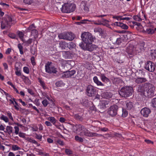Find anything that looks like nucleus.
<instances>
[{
	"label": "nucleus",
	"mask_w": 156,
	"mask_h": 156,
	"mask_svg": "<svg viewBox=\"0 0 156 156\" xmlns=\"http://www.w3.org/2000/svg\"><path fill=\"white\" fill-rule=\"evenodd\" d=\"M137 91L141 95L151 98L155 94V89L153 84L145 83L138 87Z\"/></svg>",
	"instance_id": "nucleus-1"
},
{
	"label": "nucleus",
	"mask_w": 156,
	"mask_h": 156,
	"mask_svg": "<svg viewBox=\"0 0 156 156\" xmlns=\"http://www.w3.org/2000/svg\"><path fill=\"white\" fill-rule=\"evenodd\" d=\"M73 129L76 133L80 132V134L81 136H89L90 132L85 126L81 124L76 125L73 127Z\"/></svg>",
	"instance_id": "nucleus-2"
},
{
	"label": "nucleus",
	"mask_w": 156,
	"mask_h": 156,
	"mask_svg": "<svg viewBox=\"0 0 156 156\" xmlns=\"http://www.w3.org/2000/svg\"><path fill=\"white\" fill-rule=\"evenodd\" d=\"M133 91L132 87H126L122 88L119 93L122 97L127 98L131 95Z\"/></svg>",
	"instance_id": "nucleus-3"
},
{
	"label": "nucleus",
	"mask_w": 156,
	"mask_h": 156,
	"mask_svg": "<svg viewBox=\"0 0 156 156\" xmlns=\"http://www.w3.org/2000/svg\"><path fill=\"white\" fill-rule=\"evenodd\" d=\"M82 41L86 44H92L94 41V38L92 34L89 32L83 33L81 35Z\"/></svg>",
	"instance_id": "nucleus-4"
},
{
	"label": "nucleus",
	"mask_w": 156,
	"mask_h": 156,
	"mask_svg": "<svg viewBox=\"0 0 156 156\" xmlns=\"http://www.w3.org/2000/svg\"><path fill=\"white\" fill-rule=\"evenodd\" d=\"M76 6L73 4L66 3L62 5L61 8L62 12L65 13H70L74 11Z\"/></svg>",
	"instance_id": "nucleus-5"
},
{
	"label": "nucleus",
	"mask_w": 156,
	"mask_h": 156,
	"mask_svg": "<svg viewBox=\"0 0 156 156\" xmlns=\"http://www.w3.org/2000/svg\"><path fill=\"white\" fill-rule=\"evenodd\" d=\"M12 19L9 16L5 15L1 22V28L3 29L10 26L12 24Z\"/></svg>",
	"instance_id": "nucleus-6"
},
{
	"label": "nucleus",
	"mask_w": 156,
	"mask_h": 156,
	"mask_svg": "<svg viewBox=\"0 0 156 156\" xmlns=\"http://www.w3.org/2000/svg\"><path fill=\"white\" fill-rule=\"evenodd\" d=\"M52 62H48L45 65V69L46 72L49 73H56L57 71L56 69L53 66H51Z\"/></svg>",
	"instance_id": "nucleus-7"
},
{
	"label": "nucleus",
	"mask_w": 156,
	"mask_h": 156,
	"mask_svg": "<svg viewBox=\"0 0 156 156\" xmlns=\"http://www.w3.org/2000/svg\"><path fill=\"white\" fill-rule=\"evenodd\" d=\"M86 91L87 95L89 97L94 96L96 94V89L91 85H89L87 87Z\"/></svg>",
	"instance_id": "nucleus-8"
},
{
	"label": "nucleus",
	"mask_w": 156,
	"mask_h": 156,
	"mask_svg": "<svg viewBox=\"0 0 156 156\" xmlns=\"http://www.w3.org/2000/svg\"><path fill=\"white\" fill-rule=\"evenodd\" d=\"M118 108V107L117 105H112L108 109V113L111 116H115L117 114Z\"/></svg>",
	"instance_id": "nucleus-9"
},
{
	"label": "nucleus",
	"mask_w": 156,
	"mask_h": 156,
	"mask_svg": "<svg viewBox=\"0 0 156 156\" xmlns=\"http://www.w3.org/2000/svg\"><path fill=\"white\" fill-rule=\"evenodd\" d=\"M145 69L150 72H154L155 69L154 63L150 61H148L145 64Z\"/></svg>",
	"instance_id": "nucleus-10"
},
{
	"label": "nucleus",
	"mask_w": 156,
	"mask_h": 156,
	"mask_svg": "<svg viewBox=\"0 0 156 156\" xmlns=\"http://www.w3.org/2000/svg\"><path fill=\"white\" fill-rule=\"evenodd\" d=\"M76 72L75 70H72L71 71H67L64 72L62 76V78H69L73 75Z\"/></svg>",
	"instance_id": "nucleus-11"
},
{
	"label": "nucleus",
	"mask_w": 156,
	"mask_h": 156,
	"mask_svg": "<svg viewBox=\"0 0 156 156\" xmlns=\"http://www.w3.org/2000/svg\"><path fill=\"white\" fill-rule=\"evenodd\" d=\"M109 21L104 19H102L101 21H98V23H97L96 22L94 23V24L96 25H103L107 27H109L110 26L108 23Z\"/></svg>",
	"instance_id": "nucleus-12"
},
{
	"label": "nucleus",
	"mask_w": 156,
	"mask_h": 156,
	"mask_svg": "<svg viewBox=\"0 0 156 156\" xmlns=\"http://www.w3.org/2000/svg\"><path fill=\"white\" fill-rule=\"evenodd\" d=\"M141 113L144 117H147L151 112L150 109L147 108H142L140 112Z\"/></svg>",
	"instance_id": "nucleus-13"
},
{
	"label": "nucleus",
	"mask_w": 156,
	"mask_h": 156,
	"mask_svg": "<svg viewBox=\"0 0 156 156\" xmlns=\"http://www.w3.org/2000/svg\"><path fill=\"white\" fill-rule=\"evenodd\" d=\"M97 48L96 45L92 44H87L86 45V49L90 51H91L95 50Z\"/></svg>",
	"instance_id": "nucleus-14"
},
{
	"label": "nucleus",
	"mask_w": 156,
	"mask_h": 156,
	"mask_svg": "<svg viewBox=\"0 0 156 156\" xmlns=\"http://www.w3.org/2000/svg\"><path fill=\"white\" fill-rule=\"evenodd\" d=\"M66 40L70 41H72L75 38L74 34L72 33H66Z\"/></svg>",
	"instance_id": "nucleus-15"
},
{
	"label": "nucleus",
	"mask_w": 156,
	"mask_h": 156,
	"mask_svg": "<svg viewBox=\"0 0 156 156\" xmlns=\"http://www.w3.org/2000/svg\"><path fill=\"white\" fill-rule=\"evenodd\" d=\"M147 81L146 78L142 77H138L135 80V82L137 84H140L145 83Z\"/></svg>",
	"instance_id": "nucleus-16"
},
{
	"label": "nucleus",
	"mask_w": 156,
	"mask_h": 156,
	"mask_svg": "<svg viewBox=\"0 0 156 156\" xmlns=\"http://www.w3.org/2000/svg\"><path fill=\"white\" fill-rule=\"evenodd\" d=\"M100 76L101 80L103 82L107 83L110 81L109 79L105 76L104 74H101Z\"/></svg>",
	"instance_id": "nucleus-17"
},
{
	"label": "nucleus",
	"mask_w": 156,
	"mask_h": 156,
	"mask_svg": "<svg viewBox=\"0 0 156 156\" xmlns=\"http://www.w3.org/2000/svg\"><path fill=\"white\" fill-rule=\"evenodd\" d=\"M83 9L86 12H88L89 11V9L87 6V2L85 1H82L81 3Z\"/></svg>",
	"instance_id": "nucleus-18"
},
{
	"label": "nucleus",
	"mask_w": 156,
	"mask_h": 156,
	"mask_svg": "<svg viewBox=\"0 0 156 156\" xmlns=\"http://www.w3.org/2000/svg\"><path fill=\"white\" fill-rule=\"evenodd\" d=\"M94 82L98 85L103 86L104 84L100 81L96 76H94L93 79Z\"/></svg>",
	"instance_id": "nucleus-19"
},
{
	"label": "nucleus",
	"mask_w": 156,
	"mask_h": 156,
	"mask_svg": "<svg viewBox=\"0 0 156 156\" xmlns=\"http://www.w3.org/2000/svg\"><path fill=\"white\" fill-rule=\"evenodd\" d=\"M109 103L108 100H102L101 102V106L103 108H105L107 107H108V105Z\"/></svg>",
	"instance_id": "nucleus-20"
},
{
	"label": "nucleus",
	"mask_w": 156,
	"mask_h": 156,
	"mask_svg": "<svg viewBox=\"0 0 156 156\" xmlns=\"http://www.w3.org/2000/svg\"><path fill=\"white\" fill-rule=\"evenodd\" d=\"M59 47L62 49H65L68 46V43L64 41H61L59 43Z\"/></svg>",
	"instance_id": "nucleus-21"
},
{
	"label": "nucleus",
	"mask_w": 156,
	"mask_h": 156,
	"mask_svg": "<svg viewBox=\"0 0 156 156\" xmlns=\"http://www.w3.org/2000/svg\"><path fill=\"white\" fill-rule=\"evenodd\" d=\"M23 44H24V45L26 46H28L32 42H33V39L31 38H30L27 41H25L23 40Z\"/></svg>",
	"instance_id": "nucleus-22"
},
{
	"label": "nucleus",
	"mask_w": 156,
	"mask_h": 156,
	"mask_svg": "<svg viewBox=\"0 0 156 156\" xmlns=\"http://www.w3.org/2000/svg\"><path fill=\"white\" fill-rule=\"evenodd\" d=\"M47 119L54 125H55L57 121V120L53 116L49 117Z\"/></svg>",
	"instance_id": "nucleus-23"
},
{
	"label": "nucleus",
	"mask_w": 156,
	"mask_h": 156,
	"mask_svg": "<svg viewBox=\"0 0 156 156\" xmlns=\"http://www.w3.org/2000/svg\"><path fill=\"white\" fill-rule=\"evenodd\" d=\"M144 75V73L141 70H139L136 73V76L137 77H141Z\"/></svg>",
	"instance_id": "nucleus-24"
},
{
	"label": "nucleus",
	"mask_w": 156,
	"mask_h": 156,
	"mask_svg": "<svg viewBox=\"0 0 156 156\" xmlns=\"http://www.w3.org/2000/svg\"><path fill=\"white\" fill-rule=\"evenodd\" d=\"M94 136H96V137H100V136H103L104 137V136L103 135L101 134H98L97 133H94L92 132H90V133L89 134V137H94Z\"/></svg>",
	"instance_id": "nucleus-25"
},
{
	"label": "nucleus",
	"mask_w": 156,
	"mask_h": 156,
	"mask_svg": "<svg viewBox=\"0 0 156 156\" xmlns=\"http://www.w3.org/2000/svg\"><path fill=\"white\" fill-rule=\"evenodd\" d=\"M38 80L42 88L44 89H46V87L45 86V84L44 81L40 78H38Z\"/></svg>",
	"instance_id": "nucleus-26"
},
{
	"label": "nucleus",
	"mask_w": 156,
	"mask_h": 156,
	"mask_svg": "<svg viewBox=\"0 0 156 156\" xmlns=\"http://www.w3.org/2000/svg\"><path fill=\"white\" fill-rule=\"evenodd\" d=\"M145 32L149 34H152L155 33L154 30L150 28H147L145 31Z\"/></svg>",
	"instance_id": "nucleus-27"
},
{
	"label": "nucleus",
	"mask_w": 156,
	"mask_h": 156,
	"mask_svg": "<svg viewBox=\"0 0 156 156\" xmlns=\"http://www.w3.org/2000/svg\"><path fill=\"white\" fill-rule=\"evenodd\" d=\"M12 127L9 126H7L6 128V132H7L9 134H10L12 132Z\"/></svg>",
	"instance_id": "nucleus-28"
},
{
	"label": "nucleus",
	"mask_w": 156,
	"mask_h": 156,
	"mask_svg": "<svg viewBox=\"0 0 156 156\" xmlns=\"http://www.w3.org/2000/svg\"><path fill=\"white\" fill-rule=\"evenodd\" d=\"M74 117L75 119L77 120L82 122L83 120V117L79 114L75 115L74 116Z\"/></svg>",
	"instance_id": "nucleus-29"
},
{
	"label": "nucleus",
	"mask_w": 156,
	"mask_h": 156,
	"mask_svg": "<svg viewBox=\"0 0 156 156\" xmlns=\"http://www.w3.org/2000/svg\"><path fill=\"white\" fill-rule=\"evenodd\" d=\"M145 43L143 42L140 44L139 47L138 48L140 50V51H144L145 50V47H144Z\"/></svg>",
	"instance_id": "nucleus-30"
},
{
	"label": "nucleus",
	"mask_w": 156,
	"mask_h": 156,
	"mask_svg": "<svg viewBox=\"0 0 156 156\" xmlns=\"http://www.w3.org/2000/svg\"><path fill=\"white\" fill-rule=\"evenodd\" d=\"M66 33L60 34L58 35V37L60 39L66 40Z\"/></svg>",
	"instance_id": "nucleus-31"
},
{
	"label": "nucleus",
	"mask_w": 156,
	"mask_h": 156,
	"mask_svg": "<svg viewBox=\"0 0 156 156\" xmlns=\"http://www.w3.org/2000/svg\"><path fill=\"white\" fill-rule=\"evenodd\" d=\"M55 84L57 87H62L64 86L65 85V84L62 81H59L56 82Z\"/></svg>",
	"instance_id": "nucleus-32"
},
{
	"label": "nucleus",
	"mask_w": 156,
	"mask_h": 156,
	"mask_svg": "<svg viewBox=\"0 0 156 156\" xmlns=\"http://www.w3.org/2000/svg\"><path fill=\"white\" fill-rule=\"evenodd\" d=\"M0 119L3 120L5 122H8L9 121V119L6 116L3 115H2L0 116Z\"/></svg>",
	"instance_id": "nucleus-33"
},
{
	"label": "nucleus",
	"mask_w": 156,
	"mask_h": 156,
	"mask_svg": "<svg viewBox=\"0 0 156 156\" xmlns=\"http://www.w3.org/2000/svg\"><path fill=\"white\" fill-rule=\"evenodd\" d=\"M126 106L128 109L130 110L133 107V103L130 102H127L126 104Z\"/></svg>",
	"instance_id": "nucleus-34"
},
{
	"label": "nucleus",
	"mask_w": 156,
	"mask_h": 156,
	"mask_svg": "<svg viewBox=\"0 0 156 156\" xmlns=\"http://www.w3.org/2000/svg\"><path fill=\"white\" fill-rule=\"evenodd\" d=\"M35 28V27L34 24H32L29 27L27 30L28 32H30V31L31 32L34 30Z\"/></svg>",
	"instance_id": "nucleus-35"
},
{
	"label": "nucleus",
	"mask_w": 156,
	"mask_h": 156,
	"mask_svg": "<svg viewBox=\"0 0 156 156\" xmlns=\"http://www.w3.org/2000/svg\"><path fill=\"white\" fill-rule=\"evenodd\" d=\"M94 31L95 32H98L100 34H102L103 32L102 29L99 27L95 28Z\"/></svg>",
	"instance_id": "nucleus-36"
},
{
	"label": "nucleus",
	"mask_w": 156,
	"mask_h": 156,
	"mask_svg": "<svg viewBox=\"0 0 156 156\" xmlns=\"http://www.w3.org/2000/svg\"><path fill=\"white\" fill-rule=\"evenodd\" d=\"M18 48L19 50L20 54L21 55L23 54V47L21 44H18Z\"/></svg>",
	"instance_id": "nucleus-37"
},
{
	"label": "nucleus",
	"mask_w": 156,
	"mask_h": 156,
	"mask_svg": "<svg viewBox=\"0 0 156 156\" xmlns=\"http://www.w3.org/2000/svg\"><path fill=\"white\" fill-rule=\"evenodd\" d=\"M31 34L33 35L34 38H36L37 37V35L38 33L37 30L35 29L31 32Z\"/></svg>",
	"instance_id": "nucleus-38"
},
{
	"label": "nucleus",
	"mask_w": 156,
	"mask_h": 156,
	"mask_svg": "<svg viewBox=\"0 0 156 156\" xmlns=\"http://www.w3.org/2000/svg\"><path fill=\"white\" fill-rule=\"evenodd\" d=\"M17 34L20 39L22 41H23V38L24 36V34L21 31H19L18 32Z\"/></svg>",
	"instance_id": "nucleus-39"
},
{
	"label": "nucleus",
	"mask_w": 156,
	"mask_h": 156,
	"mask_svg": "<svg viewBox=\"0 0 156 156\" xmlns=\"http://www.w3.org/2000/svg\"><path fill=\"white\" fill-rule=\"evenodd\" d=\"M75 139L76 141L81 143L83 142V139L82 138L78 136H75Z\"/></svg>",
	"instance_id": "nucleus-40"
},
{
	"label": "nucleus",
	"mask_w": 156,
	"mask_h": 156,
	"mask_svg": "<svg viewBox=\"0 0 156 156\" xmlns=\"http://www.w3.org/2000/svg\"><path fill=\"white\" fill-rule=\"evenodd\" d=\"M25 77L24 79V82L26 84L30 85L31 84V82L30 80L27 77L24 76Z\"/></svg>",
	"instance_id": "nucleus-41"
},
{
	"label": "nucleus",
	"mask_w": 156,
	"mask_h": 156,
	"mask_svg": "<svg viewBox=\"0 0 156 156\" xmlns=\"http://www.w3.org/2000/svg\"><path fill=\"white\" fill-rule=\"evenodd\" d=\"M75 46V44L74 43L72 42H70L68 44V47L69 49H71L73 48Z\"/></svg>",
	"instance_id": "nucleus-42"
},
{
	"label": "nucleus",
	"mask_w": 156,
	"mask_h": 156,
	"mask_svg": "<svg viewBox=\"0 0 156 156\" xmlns=\"http://www.w3.org/2000/svg\"><path fill=\"white\" fill-rule=\"evenodd\" d=\"M133 18L136 21H142V19L140 18V16L138 15L134 16L133 17Z\"/></svg>",
	"instance_id": "nucleus-43"
},
{
	"label": "nucleus",
	"mask_w": 156,
	"mask_h": 156,
	"mask_svg": "<svg viewBox=\"0 0 156 156\" xmlns=\"http://www.w3.org/2000/svg\"><path fill=\"white\" fill-rule=\"evenodd\" d=\"M150 55L152 59H155L156 58V50H154L151 52Z\"/></svg>",
	"instance_id": "nucleus-44"
},
{
	"label": "nucleus",
	"mask_w": 156,
	"mask_h": 156,
	"mask_svg": "<svg viewBox=\"0 0 156 156\" xmlns=\"http://www.w3.org/2000/svg\"><path fill=\"white\" fill-rule=\"evenodd\" d=\"M12 149L13 151H17L20 150L21 148L16 145H13L12 146Z\"/></svg>",
	"instance_id": "nucleus-45"
},
{
	"label": "nucleus",
	"mask_w": 156,
	"mask_h": 156,
	"mask_svg": "<svg viewBox=\"0 0 156 156\" xmlns=\"http://www.w3.org/2000/svg\"><path fill=\"white\" fill-rule=\"evenodd\" d=\"M7 61L9 63V64L11 65L13 61V59L11 56H9L7 57Z\"/></svg>",
	"instance_id": "nucleus-46"
},
{
	"label": "nucleus",
	"mask_w": 156,
	"mask_h": 156,
	"mask_svg": "<svg viewBox=\"0 0 156 156\" xmlns=\"http://www.w3.org/2000/svg\"><path fill=\"white\" fill-rule=\"evenodd\" d=\"M152 106L156 108V98H153L151 100Z\"/></svg>",
	"instance_id": "nucleus-47"
},
{
	"label": "nucleus",
	"mask_w": 156,
	"mask_h": 156,
	"mask_svg": "<svg viewBox=\"0 0 156 156\" xmlns=\"http://www.w3.org/2000/svg\"><path fill=\"white\" fill-rule=\"evenodd\" d=\"M120 27H121L122 29L127 30L128 28V27L126 24L121 23L120 25Z\"/></svg>",
	"instance_id": "nucleus-48"
},
{
	"label": "nucleus",
	"mask_w": 156,
	"mask_h": 156,
	"mask_svg": "<svg viewBox=\"0 0 156 156\" xmlns=\"http://www.w3.org/2000/svg\"><path fill=\"white\" fill-rule=\"evenodd\" d=\"M42 103L43 106L46 107L48 104V101L46 99L43 100L42 101Z\"/></svg>",
	"instance_id": "nucleus-49"
},
{
	"label": "nucleus",
	"mask_w": 156,
	"mask_h": 156,
	"mask_svg": "<svg viewBox=\"0 0 156 156\" xmlns=\"http://www.w3.org/2000/svg\"><path fill=\"white\" fill-rule=\"evenodd\" d=\"M65 152L66 154L68 155H71L73 154L72 151L68 149H65Z\"/></svg>",
	"instance_id": "nucleus-50"
},
{
	"label": "nucleus",
	"mask_w": 156,
	"mask_h": 156,
	"mask_svg": "<svg viewBox=\"0 0 156 156\" xmlns=\"http://www.w3.org/2000/svg\"><path fill=\"white\" fill-rule=\"evenodd\" d=\"M122 116L124 117H126L128 115V112L125 109H122Z\"/></svg>",
	"instance_id": "nucleus-51"
},
{
	"label": "nucleus",
	"mask_w": 156,
	"mask_h": 156,
	"mask_svg": "<svg viewBox=\"0 0 156 156\" xmlns=\"http://www.w3.org/2000/svg\"><path fill=\"white\" fill-rule=\"evenodd\" d=\"M7 115L9 117V118L12 121H13L14 119L12 116V114L10 112H7Z\"/></svg>",
	"instance_id": "nucleus-52"
},
{
	"label": "nucleus",
	"mask_w": 156,
	"mask_h": 156,
	"mask_svg": "<svg viewBox=\"0 0 156 156\" xmlns=\"http://www.w3.org/2000/svg\"><path fill=\"white\" fill-rule=\"evenodd\" d=\"M35 137L37 139L39 140L40 141H41L42 139V136L41 135L38 134L36 133H35Z\"/></svg>",
	"instance_id": "nucleus-53"
},
{
	"label": "nucleus",
	"mask_w": 156,
	"mask_h": 156,
	"mask_svg": "<svg viewBox=\"0 0 156 156\" xmlns=\"http://www.w3.org/2000/svg\"><path fill=\"white\" fill-rule=\"evenodd\" d=\"M57 143L61 146H63L64 145V143L63 141L61 139H58L56 141Z\"/></svg>",
	"instance_id": "nucleus-54"
},
{
	"label": "nucleus",
	"mask_w": 156,
	"mask_h": 156,
	"mask_svg": "<svg viewBox=\"0 0 156 156\" xmlns=\"http://www.w3.org/2000/svg\"><path fill=\"white\" fill-rule=\"evenodd\" d=\"M12 99H13V100L15 104H16V105L14 106V107L17 110H19V105H18V103L15 101V99L14 98H13Z\"/></svg>",
	"instance_id": "nucleus-55"
},
{
	"label": "nucleus",
	"mask_w": 156,
	"mask_h": 156,
	"mask_svg": "<svg viewBox=\"0 0 156 156\" xmlns=\"http://www.w3.org/2000/svg\"><path fill=\"white\" fill-rule=\"evenodd\" d=\"M23 72L27 74H29V70L28 67H24L23 68Z\"/></svg>",
	"instance_id": "nucleus-56"
},
{
	"label": "nucleus",
	"mask_w": 156,
	"mask_h": 156,
	"mask_svg": "<svg viewBox=\"0 0 156 156\" xmlns=\"http://www.w3.org/2000/svg\"><path fill=\"white\" fill-rule=\"evenodd\" d=\"M9 37L15 39L16 37V34L13 33H10L9 34Z\"/></svg>",
	"instance_id": "nucleus-57"
},
{
	"label": "nucleus",
	"mask_w": 156,
	"mask_h": 156,
	"mask_svg": "<svg viewBox=\"0 0 156 156\" xmlns=\"http://www.w3.org/2000/svg\"><path fill=\"white\" fill-rule=\"evenodd\" d=\"M30 60L32 65L33 66L35 65H36V62L35 61L34 57L33 56L31 58Z\"/></svg>",
	"instance_id": "nucleus-58"
},
{
	"label": "nucleus",
	"mask_w": 156,
	"mask_h": 156,
	"mask_svg": "<svg viewBox=\"0 0 156 156\" xmlns=\"http://www.w3.org/2000/svg\"><path fill=\"white\" fill-rule=\"evenodd\" d=\"M18 134L19 136L20 137H22L23 138H24L25 139L26 138L25 137V134L24 133L20 132Z\"/></svg>",
	"instance_id": "nucleus-59"
},
{
	"label": "nucleus",
	"mask_w": 156,
	"mask_h": 156,
	"mask_svg": "<svg viewBox=\"0 0 156 156\" xmlns=\"http://www.w3.org/2000/svg\"><path fill=\"white\" fill-rule=\"evenodd\" d=\"M23 2L26 4H30L32 2V0H23Z\"/></svg>",
	"instance_id": "nucleus-60"
},
{
	"label": "nucleus",
	"mask_w": 156,
	"mask_h": 156,
	"mask_svg": "<svg viewBox=\"0 0 156 156\" xmlns=\"http://www.w3.org/2000/svg\"><path fill=\"white\" fill-rule=\"evenodd\" d=\"M79 46L83 49H86V46L85 47L84 44L82 42H81L79 44Z\"/></svg>",
	"instance_id": "nucleus-61"
},
{
	"label": "nucleus",
	"mask_w": 156,
	"mask_h": 156,
	"mask_svg": "<svg viewBox=\"0 0 156 156\" xmlns=\"http://www.w3.org/2000/svg\"><path fill=\"white\" fill-rule=\"evenodd\" d=\"M14 129H15V133L16 134H18L19 133V128L18 126H15L14 127Z\"/></svg>",
	"instance_id": "nucleus-62"
},
{
	"label": "nucleus",
	"mask_w": 156,
	"mask_h": 156,
	"mask_svg": "<svg viewBox=\"0 0 156 156\" xmlns=\"http://www.w3.org/2000/svg\"><path fill=\"white\" fill-rule=\"evenodd\" d=\"M121 42V39L120 38H117L116 39V43L119 45V44H120Z\"/></svg>",
	"instance_id": "nucleus-63"
},
{
	"label": "nucleus",
	"mask_w": 156,
	"mask_h": 156,
	"mask_svg": "<svg viewBox=\"0 0 156 156\" xmlns=\"http://www.w3.org/2000/svg\"><path fill=\"white\" fill-rule=\"evenodd\" d=\"M45 124L47 126H52V125L51 123L49 121H45Z\"/></svg>",
	"instance_id": "nucleus-64"
}]
</instances>
